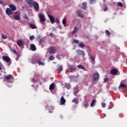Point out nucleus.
<instances>
[{"label": "nucleus", "mask_w": 127, "mask_h": 127, "mask_svg": "<svg viewBox=\"0 0 127 127\" xmlns=\"http://www.w3.org/2000/svg\"><path fill=\"white\" fill-rule=\"evenodd\" d=\"M38 16L41 22H45L46 21V18H45V15L43 13H39Z\"/></svg>", "instance_id": "obj_1"}, {"label": "nucleus", "mask_w": 127, "mask_h": 127, "mask_svg": "<svg viewBox=\"0 0 127 127\" xmlns=\"http://www.w3.org/2000/svg\"><path fill=\"white\" fill-rule=\"evenodd\" d=\"M33 6L36 11H38L39 10V4H38L37 2L34 1L33 3Z\"/></svg>", "instance_id": "obj_2"}, {"label": "nucleus", "mask_w": 127, "mask_h": 127, "mask_svg": "<svg viewBox=\"0 0 127 127\" xmlns=\"http://www.w3.org/2000/svg\"><path fill=\"white\" fill-rule=\"evenodd\" d=\"M2 59L3 61H4V62H6L7 63H8L10 62V58L8 56H4L2 57Z\"/></svg>", "instance_id": "obj_3"}, {"label": "nucleus", "mask_w": 127, "mask_h": 127, "mask_svg": "<svg viewBox=\"0 0 127 127\" xmlns=\"http://www.w3.org/2000/svg\"><path fill=\"white\" fill-rule=\"evenodd\" d=\"M12 13H13V12L10 8H6V14L7 15H11V14H12Z\"/></svg>", "instance_id": "obj_4"}, {"label": "nucleus", "mask_w": 127, "mask_h": 127, "mask_svg": "<svg viewBox=\"0 0 127 127\" xmlns=\"http://www.w3.org/2000/svg\"><path fill=\"white\" fill-rule=\"evenodd\" d=\"M26 2L29 5V7H32L33 6V0H26Z\"/></svg>", "instance_id": "obj_5"}, {"label": "nucleus", "mask_w": 127, "mask_h": 127, "mask_svg": "<svg viewBox=\"0 0 127 127\" xmlns=\"http://www.w3.org/2000/svg\"><path fill=\"white\" fill-rule=\"evenodd\" d=\"M48 16L51 23L52 24L54 23L55 22V18L54 17V16L51 15H49Z\"/></svg>", "instance_id": "obj_6"}, {"label": "nucleus", "mask_w": 127, "mask_h": 127, "mask_svg": "<svg viewBox=\"0 0 127 127\" xmlns=\"http://www.w3.org/2000/svg\"><path fill=\"white\" fill-rule=\"evenodd\" d=\"M127 87V84L125 83H121L118 87L119 90H123Z\"/></svg>", "instance_id": "obj_7"}, {"label": "nucleus", "mask_w": 127, "mask_h": 127, "mask_svg": "<svg viewBox=\"0 0 127 127\" xmlns=\"http://www.w3.org/2000/svg\"><path fill=\"white\" fill-rule=\"evenodd\" d=\"M77 15L78 17H80L81 18H84V14L81 12V11H77Z\"/></svg>", "instance_id": "obj_8"}, {"label": "nucleus", "mask_w": 127, "mask_h": 127, "mask_svg": "<svg viewBox=\"0 0 127 127\" xmlns=\"http://www.w3.org/2000/svg\"><path fill=\"white\" fill-rule=\"evenodd\" d=\"M5 79L6 80H14V78L11 74H8L5 77Z\"/></svg>", "instance_id": "obj_9"}, {"label": "nucleus", "mask_w": 127, "mask_h": 127, "mask_svg": "<svg viewBox=\"0 0 127 127\" xmlns=\"http://www.w3.org/2000/svg\"><path fill=\"white\" fill-rule=\"evenodd\" d=\"M110 74L112 75H117L118 74V70L116 68H113L110 71Z\"/></svg>", "instance_id": "obj_10"}, {"label": "nucleus", "mask_w": 127, "mask_h": 127, "mask_svg": "<svg viewBox=\"0 0 127 127\" xmlns=\"http://www.w3.org/2000/svg\"><path fill=\"white\" fill-rule=\"evenodd\" d=\"M17 44L18 45V46H22V45H24V43H23V41H22V40L17 41Z\"/></svg>", "instance_id": "obj_11"}, {"label": "nucleus", "mask_w": 127, "mask_h": 127, "mask_svg": "<svg viewBox=\"0 0 127 127\" xmlns=\"http://www.w3.org/2000/svg\"><path fill=\"white\" fill-rule=\"evenodd\" d=\"M94 80H99L100 78V75L98 73H95L93 75Z\"/></svg>", "instance_id": "obj_12"}, {"label": "nucleus", "mask_w": 127, "mask_h": 127, "mask_svg": "<svg viewBox=\"0 0 127 127\" xmlns=\"http://www.w3.org/2000/svg\"><path fill=\"white\" fill-rule=\"evenodd\" d=\"M9 6L12 11H15L16 10V7L14 5L9 4Z\"/></svg>", "instance_id": "obj_13"}, {"label": "nucleus", "mask_w": 127, "mask_h": 127, "mask_svg": "<svg viewBox=\"0 0 127 127\" xmlns=\"http://www.w3.org/2000/svg\"><path fill=\"white\" fill-rule=\"evenodd\" d=\"M61 105H64L66 103V100L64 98V97L62 96L60 99Z\"/></svg>", "instance_id": "obj_14"}, {"label": "nucleus", "mask_w": 127, "mask_h": 127, "mask_svg": "<svg viewBox=\"0 0 127 127\" xmlns=\"http://www.w3.org/2000/svg\"><path fill=\"white\" fill-rule=\"evenodd\" d=\"M76 53H77V54H78L79 55H82L83 56H84L85 55L84 52L81 50H77Z\"/></svg>", "instance_id": "obj_15"}, {"label": "nucleus", "mask_w": 127, "mask_h": 127, "mask_svg": "<svg viewBox=\"0 0 127 127\" xmlns=\"http://www.w3.org/2000/svg\"><path fill=\"white\" fill-rule=\"evenodd\" d=\"M89 59L90 60L91 63H92V64H93V65L95 64V57H93L91 56H89Z\"/></svg>", "instance_id": "obj_16"}, {"label": "nucleus", "mask_w": 127, "mask_h": 127, "mask_svg": "<svg viewBox=\"0 0 127 127\" xmlns=\"http://www.w3.org/2000/svg\"><path fill=\"white\" fill-rule=\"evenodd\" d=\"M30 48H31V50H32V51H35L36 50V47L33 44H31Z\"/></svg>", "instance_id": "obj_17"}, {"label": "nucleus", "mask_w": 127, "mask_h": 127, "mask_svg": "<svg viewBox=\"0 0 127 127\" xmlns=\"http://www.w3.org/2000/svg\"><path fill=\"white\" fill-rule=\"evenodd\" d=\"M57 49L56 48H54V47H51L50 49V53H51V54L54 53V52H55V51H56Z\"/></svg>", "instance_id": "obj_18"}, {"label": "nucleus", "mask_w": 127, "mask_h": 127, "mask_svg": "<svg viewBox=\"0 0 127 127\" xmlns=\"http://www.w3.org/2000/svg\"><path fill=\"white\" fill-rule=\"evenodd\" d=\"M77 31H78V27L75 26L74 27V29L72 31L71 34H72V35H74V34H76V33H77Z\"/></svg>", "instance_id": "obj_19"}, {"label": "nucleus", "mask_w": 127, "mask_h": 127, "mask_svg": "<svg viewBox=\"0 0 127 127\" xmlns=\"http://www.w3.org/2000/svg\"><path fill=\"white\" fill-rule=\"evenodd\" d=\"M55 88V84L54 83H52L50 84L49 89L51 91V90H54V88Z\"/></svg>", "instance_id": "obj_20"}, {"label": "nucleus", "mask_w": 127, "mask_h": 127, "mask_svg": "<svg viewBox=\"0 0 127 127\" xmlns=\"http://www.w3.org/2000/svg\"><path fill=\"white\" fill-rule=\"evenodd\" d=\"M68 69L71 70V71H73L74 70H76V67H75L74 65H69Z\"/></svg>", "instance_id": "obj_21"}, {"label": "nucleus", "mask_w": 127, "mask_h": 127, "mask_svg": "<svg viewBox=\"0 0 127 127\" xmlns=\"http://www.w3.org/2000/svg\"><path fill=\"white\" fill-rule=\"evenodd\" d=\"M82 9H86L87 8V2H84L82 3Z\"/></svg>", "instance_id": "obj_22"}, {"label": "nucleus", "mask_w": 127, "mask_h": 127, "mask_svg": "<svg viewBox=\"0 0 127 127\" xmlns=\"http://www.w3.org/2000/svg\"><path fill=\"white\" fill-rule=\"evenodd\" d=\"M82 107L85 108V109H87V108H88V107H89L88 102H84V103L82 104Z\"/></svg>", "instance_id": "obj_23"}, {"label": "nucleus", "mask_w": 127, "mask_h": 127, "mask_svg": "<svg viewBox=\"0 0 127 127\" xmlns=\"http://www.w3.org/2000/svg\"><path fill=\"white\" fill-rule=\"evenodd\" d=\"M37 41H38L40 43L42 41V38H41V36H38L37 38H36Z\"/></svg>", "instance_id": "obj_24"}, {"label": "nucleus", "mask_w": 127, "mask_h": 127, "mask_svg": "<svg viewBox=\"0 0 127 127\" xmlns=\"http://www.w3.org/2000/svg\"><path fill=\"white\" fill-rule=\"evenodd\" d=\"M30 27H31L32 29H36L37 28V27H36V26L33 24H30Z\"/></svg>", "instance_id": "obj_25"}, {"label": "nucleus", "mask_w": 127, "mask_h": 127, "mask_svg": "<svg viewBox=\"0 0 127 127\" xmlns=\"http://www.w3.org/2000/svg\"><path fill=\"white\" fill-rule=\"evenodd\" d=\"M72 103H74V104H78L79 103V100L77 98H74L72 100Z\"/></svg>", "instance_id": "obj_26"}, {"label": "nucleus", "mask_w": 127, "mask_h": 127, "mask_svg": "<svg viewBox=\"0 0 127 127\" xmlns=\"http://www.w3.org/2000/svg\"><path fill=\"white\" fill-rule=\"evenodd\" d=\"M11 51L14 54H16V55H17L18 54V53H17L16 50H15V49H13L12 48H11Z\"/></svg>", "instance_id": "obj_27"}, {"label": "nucleus", "mask_w": 127, "mask_h": 127, "mask_svg": "<svg viewBox=\"0 0 127 127\" xmlns=\"http://www.w3.org/2000/svg\"><path fill=\"white\" fill-rule=\"evenodd\" d=\"M85 46L84 44L82 42L79 43L78 44V47H80V48H83V47H85Z\"/></svg>", "instance_id": "obj_28"}, {"label": "nucleus", "mask_w": 127, "mask_h": 127, "mask_svg": "<svg viewBox=\"0 0 127 127\" xmlns=\"http://www.w3.org/2000/svg\"><path fill=\"white\" fill-rule=\"evenodd\" d=\"M65 86L67 90H70L71 85H70L69 83H65Z\"/></svg>", "instance_id": "obj_29"}, {"label": "nucleus", "mask_w": 127, "mask_h": 127, "mask_svg": "<svg viewBox=\"0 0 127 127\" xmlns=\"http://www.w3.org/2000/svg\"><path fill=\"white\" fill-rule=\"evenodd\" d=\"M96 103V100H93L92 101L91 103H90V107H94V105Z\"/></svg>", "instance_id": "obj_30"}, {"label": "nucleus", "mask_w": 127, "mask_h": 127, "mask_svg": "<svg viewBox=\"0 0 127 127\" xmlns=\"http://www.w3.org/2000/svg\"><path fill=\"white\" fill-rule=\"evenodd\" d=\"M14 19H15V20H19V19H20V17H19V15H15Z\"/></svg>", "instance_id": "obj_31"}, {"label": "nucleus", "mask_w": 127, "mask_h": 127, "mask_svg": "<svg viewBox=\"0 0 127 127\" xmlns=\"http://www.w3.org/2000/svg\"><path fill=\"white\" fill-rule=\"evenodd\" d=\"M37 63L38 64V65H43V66H44V64H43V63L41 62L40 60L37 61Z\"/></svg>", "instance_id": "obj_32"}, {"label": "nucleus", "mask_w": 127, "mask_h": 127, "mask_svg": "<svg viewBox=\"0 0 127 127\" xmlns=\"http://www.w3.org/2000/svg\"><path fill=\"white\" fill-rule=\"evenodd\" d=\"M77 68H78V69H82V70H84V69H85V67H84V66L82 65H77Z\"/></svg>", "instance_id": "obj_33"}, {"label": "nucleus", "mask_w": 127, "mask_h": 127, "mask_svg": "<svg viewBox=\"0 0 127 127\" xmlns=\"http://www.w3.org/2000/svg\"><path fill=\"white\" fill-rule=\"evenodd\" d=\"M62 70H63V67H62V66L61 65L59 66L58 67V71H62Z\"/></svg>", "instance_id": "obj_34"}, {"label": "nucleus", "mask_w": 127, "mask_h": 127, "mask_svg": "<svg viewBox=\"0 0 127 127\" xmlns=\"http://www.w3.org/2000/svg\"><path fill=\"white\" fill-rule=\"evenodd\" d=\"M1 38L2 39H6L7 38V35H4L3 34H1Z\"/></svg>", "instance_id": "obj_35"}, {"label": "nucleus", "mask_w": 127, "mask_h": 127, "mask_svg": "<svg viewBox=\"0 0 127 127\" xmlns=\"http://www.w3.org/2000/svg\"><path fill=\"white\" fill-rule=\"evenodd\" d=\"M105 34H106V35H111V33L110 32V31L108 30H105Z\"/></svg>", "instance_id": "obj_36"}, {"label": "nucleus", "mask_w": 127, "mask_h": 127, "mask_svg": "<svg viewBox=\"0 0 127 127\" xmlns=\"http://www.w3.org/2000/svg\"><path fill=\"white\" fill-rule=\"evenodd\" d=\"M62 22H63V24H64V26H65V25H66V18L63 19Z\"/></svg>", "instance_id": "obj_37"}, {"label": "nucleus", "mask_w": 127, "mask_h": 127, "mask_svg": "<svg viewBox=\"0 0 127 127\" xmlns=\"http://www.w3.org/2000/svg\"><path fill=\"white\" fill-rule=\"evenodd\" d=\"M119 6H121V7H123V3L121 2H118L117 3Z\"/></svg>", "instance_id": "obj_38"}, {"label": "nucleus", "mask_w": 127, "mask_h": 127, "mask_svg": "<svg viewBox=\"0 0 127 127\" xmlns=\"http://www.w3.org/2000/svg\"><path fill=\"white\" fill-rule=\"evenodd\" d=\"M49 59L50 60H53L55 59V58H54V56H50Z\"/></svg>", "instance_id": "obj_39"}, {"label": "nucleus", "mask_w": 127, "mask_h": 127, "mask_svg": "<svg viewBox=\"0 0 127 127\" xmlns=\"http://www.w3.org/2000/svg\"><path fill=\"white\" fill-rule=\"evenodd\" d=\"M31 63H32V64H36V61L34 60H31Z\"/></svg>", "instance_id": "obj_40"}, {"label": "nucleus", "mask_w": 127, "mask_h": 127, "mask_svg": "<svg viewBox=\"0 0 127 127\" xmlns=\"http://www.w3.org/2000/svg\"><path fill=\"white\" fill-rule=\"evenodd\" d=\"M73 41H74L75 42V43H76V44H78L79 42V40H76L75 39H73Z\"/></svg>", "instance_id": "obj_41"}, {"label": "nucleus", "mask_w": 127, "mask_h": 127, "mask_svg": "<svg viewBox=\"0 0 127 127\" xmlns=\"http://www.w3.org/2000/svg\"><path fill=\"white\" fill-rule=\"evenodd\" d=\"M30 40H33L34 39V36L33 35H32L29 38Z\"/></svg>", "instance_id": "obj_42"}, {"label": "nucleus", "mask_w": 127, "mask_h": 127, "mask_svg": "<svg viewBox=\"0 0 127 127\" xmlns=\"http://www.w3.org/2000/svg\"><path fill=\"white\" fill-rule=\"evenodd\" d=\"M95 0H90V4H92L93 3H95Z\"/></svg>", "instance_id": "obj_43"}, {"label": "nucleus", "mask_w": 127, "mask_h": 127, "mask_svg": "<svg viewBox=\"0 0 127 127\" xmlns=\"http://www.w3.org/2000/svg\"><path fill=\"white\" fill-rule=\"evenodd\" d=\"M103 9L104 11H107V10H108V6H106L105 7H104Z\"/></svg>", "instance_id": "obj_44"}, {"label": "nucleus", "mask_w": 127, "mask_h": 127, "mask_svg": "<svg viewBox=\"0 0 127 127\" xmlns=\"http://www.w3.org/2000/svg\"><path fill=\"white\" fill-rule=\"evenodd\" d=\"M17 58L16 59V61H18V60L19 59V55H16Z\"/></svg>", "instance_id": "obj_45"}, {"label": "nucleus", "mask_w": 127, "mask_h": 127, "mask_svg": "<svg viewBox=\"0 0 127 127\" xmlns=\"http://www.w3.org/2000/svg\"><path fill=\"white\" fill-rule=\"evenodd\" d=\"M56 22H57V23H60V21L59 19L57 18L56 20Z\"/></svg>", "instance_id": "obj_46"}, {"label": "nucleus", "mask_w": 127, "mask_h": 127, "mask_svg": "<svg viewBox=\"0 0 127 127\" xmlns=\"http://www.w3.org/2000/svg\"><path fill=\"white\" fill-rule=\"evenodd\" d=\"M101 105H102V108H105V107L106 106V104L102 103H101Z\"/></svg>", "instance_id": "obj_47"}, {"label": "nucleus", "mask_w": 127, "mask_h": 127, "mask_svg": "<svg viewBox=\"0 0 127 127\" xmlns=\"http://www.w3.org/2000/svg\"><path fill=\"white\" fill-rule=\"evenodd\" d=\"M24 19H26L27 20H28V17H27V15H25Z\"/></svg>", "instance_id": "obj_48"}, {"label": "nucleus", "mask_w": 127, "mask_h": 127, "mask_svg": "<svg viewBox=\"0 0 127 127\" xmlns=\"http://www.w3.org/2000/svg\"><path fill=\"white\" fill-rule=\"evenodd\" d=\"M50 36H53V33H52V32L50 33L49 34Z\"/></svg>", "instance_id": "obj_49"}, {"label": "nucleus", "mask_w": 127, "mask_h": 127, "mask_svg": "<svg viewBox=\"0 0 127 127\" xmlns=\"http://www.w3.org/2000/svg\"><path fill=\"white\" fill-rule=\"evenodd\" d=\"M97 80H94V83H97Z\"/></svg>", "instance_id": "obj_50"}, {"label": "nucleus", "mask_w": 127, "mask_h": 127, "mask_svg": "<svg viewBox=\"0 0 127 127\" xmlns=\"http://www.w3.org/2000/svg\"><path fill=\"white\" fill-rule=\"evenodd\" d=\"M0 3L1 4H2V1L0 0Z\"/></svg>", "instance_id": "obj_51"}, {"label": "nucleus", "mask_w": 127, "mask_h": 127, "mask_svg": "<svg viewBox=\"0 0 127 127\" xmlns=\"http://www.w3.org/2000/svg\"><path fill=\"white\" fill-rule=\"evenodd\" d=\"M2 69V68L1 66H0V71H1Z\"/></svg>", "instance_id": "obj_52"}, {"label": "nucleus", "mask_w": 127, "mask_h": 127, "mask_svg": "<svg viewBox=\"0 0 127 127\" xmlns=\"http://www.w3.org/2000/svg\"><path fill=\"white\" fill-rule=\"evenodd\" d=\"M20 0H15L16 1H19Z\"/></svg>", "instance_id": "obj_53"}, {"label": "nucleus", "mask_w": 127, "mask_h": 127, "mask_svg": "<svg viewBox=\"0 0 127 127\" xmlns=\"http://www.w3.org/2000/svg\"><path fill=\"white\" fill-rule=\"evenodd\" d=\"M103 0L104 2H105L106 0Z\"/></svg>", "instance_id": "obj_54"}, {"label": "nucleus", "mask_w": 127, "mask_h": 127, "mask_svg": "<svg viewBox=\"0 0 127 127\" xmlns=\"http://www.w3.org/2000/svg\"><path fill=\"white\" fill-rule=\"evenodd\" d=\"M107 80H104V82H107Z\"/></svg>", "instance_id": "obj_55"}, {"label": "nucleus", "mask_w": 127, "mask_h": 127, "mask_svg": "<svg viewBox=\"0 0 127 127\" xmlns=\"http://www.w3.org/2000/svg\"><path fill=\"white\" fill-rule=\"evenodd\" d=\"M16 13L17 14H18V12H16Z\"/></svg>", "instance_id": "obj_56"}, {"label": "nucleus", "mask_w": 127, "mask_h": 127, "mask_svg": "<svg viewBox=\"0 0 127 127\" xmlns=\"http://www.w3.org/2000/svg\"><path fill=\"white\" fill-rule=\"evenodd\" d=\"M104 80H108V79L104 78Z\"/></svg>", "instance_id": "obj_57"}]
</instances>
